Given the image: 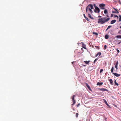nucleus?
Wrapping results in <instances>:
<instances>
[{
  "label": "nucleus",
  "instance_id": "4c0bfd02",
  "mask_svg": "<svg viewBox=\"0 0 121 121\" xmlns=\"http://www.w3.org/2000/svg\"><path fill=\"white\" fill-rule=\"evenodd\" d=\"M113 16H114V14H112L111 15V17H112Z\"/></svg>",
  "mask_w": 121,
  "mask_h": 121
},
{
  "label": "nucleus",
  "instance_id": "f8f14e48",
  "mask_svg": "<svg viewBox=\"0 0 121 121\" xmlns=\"http://www.w3.org/2000/svg\"><path fill=\"white\" fill-rule=\"evenodd\" d=\"M103 84V83L102 82H98L97 84V85H99V86H101Z\"/></svg>",
  "mask_w": 121,
  "mask_h": 121
},
{
  "label": "nucleus",
  "instance_id": "c9c22d12",
  "mask_svg": "<svg viewBox=\"0 0 121 121\" xmlns=\"http://www.w3.org/2000/svg\"><path fill=\"white\" fill-rule=\"evenodd\" d=\"M103 71V70L102 69H100V73H101V72H102Z\"/></svg>",
  "mask_w": 121,
  "mask_h": 121
},
{
  "label": "nucleus",
  "instance_id": "49530a36",
  "mask_svg": "<svg viewBox=\"0 0 121 121\" xmlns=\"http://www.w3.org/2000/svg\"><path fill=\"white\" fill-rule=\"evenodd\" d=\"M83 66H85V65H83Z\"/></svg>",
  "mask_w": 121,
  "mask_h": 121
},
{
  "label": "nucleus",
  "instance_id": "1a4fd4ad",
  "mask_svg": "<svg viewBox=\"0 0 121 121\" xmlns=\"http://www.w3.org/2000/svg\"><path fill=\"white\" fill-rule=\"evenodd\" d=\"M113 74L115 76L117 77H118L120 76V74H119L117 73H113Z\"/></svg>",
  "mask_w": 121,
  "mask_h": 121
},
{
  "label": "nucleus",
  "instance_id": "79ce46f5",
  "mask_svg": "<svg viewBox=\"0 0 121 121\" xmlns=\"http://www.w3.org/2000/svg\"><path fill=\"white\" fill-rule=\"evenodd\" d=\"M83 15H84L85 18V17H86V16H85V15L84 14H83Z\"/></svg>",
  "mask_w": 121,
  "mask_h": 121
},
{
  "label": "nucleus",
  "instance_id": "2eb2a0df",
  "mask_svg": "<svg viewBox=\"0 0 121 121\" xmlns=\"http://www.w3.org/2000/svg\"><path fill=\"white\" fill-rule=\"evenodd\" d=\"M90 60H88V61L85 60L84 61V62L86 64H87L89 63V62H90Z\"/></svg>",
  "mask_w": 121,
  "mask_h": 121
},
{
  "label": "nucleus",
  "instance_id": "cd10ccee",
  "mask_svg": "<svg viewBox=\"0 0 121 121\" xmlns=\"http://www.w3.org/2000/svg\"><path fill=\"white\" fill-rule=\"evenodd\" d=\"M114 17H115V18L117 17V19H118V18H119V17H118V16L116 15H114Z\"/></svg>",
  "mask_w": 121,
  "mask_h": 121
},
{
  "label": "nucleus",
  "instance_id": "f257e3e1",
  "mask_svg": "<svg viewBox=\"0 0 121 121\" xmlns=\"http://www.w3.org/2000/svg\"><path fill=\"white\" fill-rule=\"evenodd\" d=\"M109 19V18H106V17L99 18L98 19V22L101 24H103L105 23L106 22L108 21Z\"/></svg>",
  "mask_w": 121,
  "mask_h": 121
},
{
  "label": "nucleus",
  "instance_id": "de8ad7c7",
  "mask_svg": "<svg viewBox=\"0 0 121 121\" xmlns=\"http://www.w3.org/2000/svg\"><path fill=\"white\" fill-rule=\"evenodd\" d=\"M120 67H121V66H120Z\"/></svg>",
  "mask_w": 121,
  "mask_h": 121
},
{
  "label": "nucleus",
  "instance_id": "a19ab883",
  "mask_svg": "<svg viewBox=\"0 0 121 121\" xmlns=\"http://www.w3.org/2000/svg\"><path fill=\"white\" fill-rule=\"evenodd\" d=\"M121 42H118V44H120L121 43Z\"/></svg>",
  "mask_w": 121,
  "mask_h": 121
},
{
  "label": "nucleus",
  "instance_id": "9d476101",
  "mask_svg": "<svg viewBox=\"0 0 121 121\" xmlns=\"http://www.w3.org/2000/svg\"><path fill=\"white\" fill-rule=\"evenodd\" d=\"M118 61H117V62H116V64L115 65V68H116V69L117 70V69H118L117 66H118Z\"/></svg>",
  "mask_w": 121,
  "mask_h": 121
},
{
  "label": "nucleus",
  "instance_id": "20e7f679",
  "mask_svg": "<svg viewBox=\"0 0 121 121\" xmlns=\"http://www.w3.org/2000/svg\"><path fill=\"white\" fill-rule=\"evenodd\" d=\"M114 9L115 11H112V13H118L119 12L114 7H112Z\"/></svg>",
  "mask_w": 121,
  "mask_h": 121
},
{
  "label": "nucleus",
  "instance_id": "b1692460",
  "mask_svg": "<svg viewBox=\"0 0 121 121\" xmlns=\"http://www.w3.org/2000/svg\"><path fill=\"white\" fill-rule=\"evenodd\" d=\"M114 83H115V84L117 86H118L119 85L118 84V83H117L116 82V80L115 79V81H114Z\"/></svg>",
  "mask_w": 121,
  "mask_h": 121
},
{
  "label": "nucleus",
  "instance_id": "39448f33",
  "mask_svg": "<svg viewBox=\"0 0 121 121\" xmlns=\"http://www.w3.org/2000/svg\"><path fill=\"white\" fill-rule=\"evenodd\" d=\"M99 90L102 91H106L108 92L109 91L107 89H105V88H99Z\"/></svg>",
  "mask_w": 121,
  "mask_h": 121
},
{
  "label": "nucleus",
  "instance_id": "f704fd0d",
  "mask_svg": "<svg viewBox=\"0 0 121 121\" xmlns=\"http://www.w3.org/2000/svg\"><path fill=\"white\" fill-rule=\"evenodd\" d=\"M93 5L95 8V7H97V6H96V4H94Z\"/></svg>",
  "mask_w": 121,
  "mask_h": 121
},
{
  "label": "nucleus",
  "instance_id": "37998d69",
  "mask_svg": "<svg viewBox=\"0 0 121 121\" xmlns=\"http://www.w3.org/2000/svg\"><path fill=\"white\" fill-rule=\"evenodd\" d=\"M106 16L107 17H109V16H108V15L107 14V15H106Z\"/></svg>",
  "mask_w": 121,
  "mask_h": 121
},
{
  "label": "nucleus",
  "instance_id": "a18cd8bd",
  "mask_svg": "<svg viewBox=\"0 0 121 121\" xmlns=\"http://www.w3.org/2000/svg\"><path fill=\"white\" fill-rule=\"evenodd\" d=\"M120 28L121 29V26H120Z\"/></svg>",
  "mask_w": 121,
  "mask_h": 121
},
{
  "label": "nucleus",
  "instance_id": "0eeeda50",
  "mask_svg": "<svg viewBox=\"0 0 121 121\" xmlns=\"http://www.w3.org/2000/svg\"><path fill=\"white\" fill-rule=\"evenodd\" d=\"M85 84L87 86V87L88 88L90 91H91V90L90 88L89 85L87 83H85Z\"/></svg>",
  "mask_w": 121,
  "mask_h": 121
},
{
  "label": "nucleus",
  "instance_id": "4468645a",
  "mask_svg": "<svg viewBox=\"0 0 121 121\" xmlns=\"http://www.w3.org/2000/svg\"><path fill=\"white\" fill-rule=\"evenodd\" d=\"M109 81L110 82V83L111 85H112L113 84V81H112V79H110L109 80Z\"/></svg>",
  "mask_w": 121,
  "mask_h": 121
},
{
  "label": "nucleus",
  "instance_id": "7c9ffc66",
  "mask_svg": "<svg viewBox=\"0 0 121 121\" xmlns=\"http://www.w3.org/2000/svg\"><path fill=\"white\" fill-rule=\"evenodd\" d=\"M88 7H87L86 8V13H87L88 12Z\"/></svg>",
  "mask_w": 121,
  "mask_h": 121
},
{
  "label": "nucleus",
  "instance_id": "473e14b6",
  "mask_svg": "<svg viewBox=\"0 0 121 121\" xmlns=\"http://www.w3.org/2000/svg\"><path fill=\"white\" fill-rule=\"evenodd\" d=\"M97 60V59H95L94 60V63H95V62H96V60Z\"/></svg>",
  "mask_w": 121,
  "mask_h": 121
},
{
  "label": "nucleus",
  "instance_id": "5701e85b",
  "mask_svg": "<svg viewBox=\"0 0 121 121\" xmlns=\"http://www.w3.org/2000/svg\"><path fill=\"white\" fill-rule=\"evenodd\" d=\"M72 101H73V104H72V105H74L75 104V101L74 100H72Z\"/></svg>",
  "mask_w": 121,
  "mask_h": 121
},
{
  "label": "nucleus",
  "instance_id": "e433bc0d",
  "mask_svg": "<svg viewBox=\"0 0 121 121\" xmlns=\"http://www.w3.org/2000/svg\"><path fill=\"white\" fill-rule=\"evenodd\" d=\"M116 51H117V52H118V53L119 52H120V51H119L117 49L116 50Z\"/></svg>",
  "mask_w": 121,
  "mask_h": 121
},
{
  "label": "nucleus",
  "instance_id": "72a5a7b5",
  "mask_svg": "<svg viewBox=\"0 0 121 121\" xmlns=\"http://www.w3.org/2000/svg\"><path fill=\"white\" fill-rule=\"evenodd\" d=\"M85 18L88 21H89V19L87 17H86Z\"/></svg>",
  "mask_w": 121,
  "mask_h": 121
},
{
  "label": "nucleus",
  "instance_id": "f3484780",
  "mask_svg": "<svg viewBox=\"0 0 121 121\" xmlns=\"http://www.w3.org/2000/svg\"><path fill=\"white\" fill-rule=\"evenodd\" d=\"M88 16L90 18L92 19H94V18L91 17V16L90 14L89 13L88 14Z\"/></svg>",
  "mask_w": 121,
  "mask_h": 121
},
{
  "label": "nucleus",
  "instance_id": "a211bd4d",
  "mask_svg": "<svg viewBox=\"0 0 121 121\" xmlns=\"http://www.w3.org/2000/svg\"><path fill=\"white\" fill-rule=\"evenodd\" d=\"M88 10H89V11L91 12V13H92V11L91 9L90 8H89V7L88 8Z\"/></svg>",
  "mask_w": 121,
  "mask_h": 121
},
{
  "label": "nucleus",
  "instance_id": "a878e982",
  "mask_svg": "<svg viewBox=\"0 0 121 121\" xmlns=\"http://www.w3.org/2000/svg\"><path fill=\"white\" fill-rule=\"evenodd\" d=\"M119 21H121V15H119Z\"/></svg>",
  "mask_w": 121,
  "mask_h": 121
},
{
  "label": "nucleus",
  "instance_id": "ddd939ff",
  "mask_svg": "<svg viewBox=\"0 0 121 121\" xmlns=\"http://www.w3.org/2000/svg\"><path fill=\"white\" fill-rule=\"evenodd\" d=\"M101 52H98L97 54L95 56V57H96L97 56H99L101 55Z\"/></svg>",
  "mask_w": 121,
  "mask_h": 121
},
{
  "label": "nucleus",
  "instance_id": "c85d7f7f",
  "mask_svg": "<svg viewBox=\"0 0 121 121\" xmlns=\"http://www.w3.org/2000/svg\"><path fill=\"white\" fill-rule=\"evenodd\" d=\"M93 34H95L96 35H98V33H97L96 32H93Z\"/></svg>",
  "mask_w": 121,
  "mask_h": 121
},
{
  "label": "nucleus",
  "instance_id": "6e6552de",
  "mask_svg": "<svg viewBox=\"0 0 121 121\" xmlns=\"http://www.w3.org/2000/svg\"><path fill=\"white\" fill-rule=\"evenodd\" d=\"M87 7H89V8H91L92 9H93L94 8L93 5L91 4H90Z\"/></svg>",
  "mask_w": 121,
  "mask_h": 121
},
{
  "label": "nucleus",
  "instance_id": "aec40b11",
  "mask_svg": "<svg viewBox=\"0 0 121 121\" xmlns=\"http://www.w3.org/2000/svg\"><path fill=\"white\" fill-rule=\"evenodd\" d=\"M109 37L108 35H106L105 36V38L106 39H108Z\"/></svg>",
  "mask_w": 121,
  "mask_h": 121
},
{
  "label": "nucleus",
  "instance_id": "6ab92c4d",
  "mask_svg": "<svg viewBox=\"0 0 121 121\" xmlns=\"http://www.w3.org/2000/svg\"><path fill=\"white\" fill-rule=\"evenodd\" d=\"M104 13L105 14H107L108 13V12L107 9H105L104 11Z\"/></svg>",
  "mask_w": 121,
  "mask_h": 121
},
{
  "label": "nucleus",
  "instance_id": "58836bf2",
  "mask_svg": "<svg viewBox=\"0 0 121 121\" xmlns=\"http://www.w3.org/2000/svg\"><path fill=\"white\" fill-rule=\"evenodd\" d=\"M76 117H78V113H76Z\"/></svg>",
  "mask_w": 121,
  "mask_h": 121
},
{
  "label": "nucleus",
  "instance_id": "dca6fc26",
  "mask_svg": "<svg viewBox=\"0 0 121 121\" xmlns=\"http://www.w3.org/2000/svg\"><path fill=\"white\" fill-rule=\"evenodd\" d=\"M103 100H104V103L106 104V105L107 106H109V105L107 103V101H106V100L105 99H103Z\"/></svg>",
  "mask_w": 121,
  "mask_h": 121
},
{
  "label": "nucleus",
  "instance_id": "bb28decb",
  "mask_svg": "<svg viewBox=\"0 0 121 121\" xmlns=\"http://www.w3.org/2000/svg\"><path fill=\"white\" fill-rule=\"evenodd\" d=\"M116 37L118 38H121V35L117 36Z\"/></svg>",
  "mask_w": 121,
  "mask_h": 121
},
{
  "label": "nucleus",
  "instance_id": "412c9836",
  "mask_svg": "<svg viewBox=\"0 0 121 121\" xmlns=\"http://www.w3.org/2000/svg\"><path fill=\"white\" fill-rule=\"evenodd\" d=\"M114 68L113 67H112L111 68V73H113V70H114Z\"/></svg>",
  "mask_w": 121,
  "mask_h": 121
},
{
  "label": "nucleus",
  "instance_id": "423d86ee",
  "mask_svg": "<svg viewBox=\"0 0 121 121\" xmlns=\"http://www.w3.org/2000/svg\"><path fill=\"white\" fill-rule=\"evenodd\" d=\"M82 47L85 49H86V46L85 45L84 43L82 42Z\"/></svg>",
  "mask_w": 121,
  "mask_h": 121
},
{
  "label": "nucleus",
  "instance_id": "c03bdc74",
  "mask_svg": "<svg viewBox=\"0 0 121 121\" xmlns=\"http://www.w3.org/2000/svg\"><path fill=\"white\" fill-rule=\"evenodd\" d=\"M73 63H74V62H72V64H73Z\"/></svg>",
  "mask_w": 121,
  "mask_h": 121
},
{
  "label": "nucleus",
  "instance_id": "ea45409f",
  "mask_svg": "<svg viewBox=\"0 0 121 121\" xmlns=\"http://www.w3.org/2000/svg\"><path fill=\"white\" fill-rule=\"evenodd\" d=\"M98 17L101 18V16H98Z\"/></svg>",
  "mask_w": 121,
  "mask_h": 121
},
{
  "label": "nucleus",
  "instance_id": "393cba45",
  "mask_svg": "<svg viewBox=\"0 0 121 121\" xmlns=\"http://www.w3.org/2000/svg\"><path fill=\"white\" fill-rule=\"evenodd\" d=\"M112 26H109L108 27V28H107V29H106V31L108 29H109L110 28H111V27Z\"/></svg>",
  "mask_w": 121,
  "mask_h": 121
},
{
  "label": "nucleus",
  "instance_id": "f03ea898",
  "mask_svg": "<svg viewBox=\"0 0 121 121\" xmlns=\"http://www.w3.org/2000/svg\"><path fill=\"white\" fill-rule=\"evenodd\" d=\"M94 12L96 13H99L100 12V9L98 7H96L95 8Z\"/></svg>",
  "mask_w": 121,
  "mask_h": 121
},
{
  "label": "nucleus",
  "instance_id": "4be33fe9",
  "mask_svg": "<svg viewBox=\"0 0 121 121\" xmlns=\"http://www.w3.org/2000/svg\"><path fill=\"white\" fill-rule=\"evenodd\" d=\"M75 96V95H73L72 97V100H74V97Z\"/></svg>",
  "mask_w": 121,
  "mask_h": 121
},
{
  "label": "nucleus",
  "instance_id": "9b49d317",
  "mask_svg": "<svg viewBox=\"0 0 121 121\" xmlns=\"http://www.w3.org/2000/svg\"><path fill=\"white\" fill-rule=\"evenodd\" d=\"M116 21L115 20H114L111 21L110 23L111 24H112L115 23L116 22Z\"/></svg>",
  "mask_w": 121,
  "mask_h": 121
},
{
  "label": "nucleus",
  "instance_id": "7ed1b4c3",
  "mask_svg": "<svg viewBox=\"0 0 121 121\" xmlns=\"http://www.w3.org/2000/svg\"><path fill=\"white\" fill-rule=\"evenodd\" d=\"M101 9H105L104 7L105 6V4H101L99 5Z\"/></svg>",
  "mask_w": 121,
  "mask_h": 121
},
{
  "label": "nucleus",
  "instance_id": "2f4dec72",
  "mask_svg": "<svg viewBox=\"0 0 121 121\" xmlns=\"http://www.w3.org/2000/svg\"><path fill=\"white\" fill-rule=\"evenodd\" d=\"M80 105V103H78V104L77 105V107H78Z\"/></svg>",
  "mask_w": 121,
  "mask_h": 121
},
{
  "label": "nucleus",
  "instance_id": "c756f323",
  "mask_svg": "<svg viewBox=\"0 0 121 121\" xmlns=\"http://www.w3.org/2000/svg\"><path fill=\"white\" fill-rule=\"evenodd\" d=\"M107 46L106 45H105L104 46V50L106 49L107 48Z\"/></svg>",
  "mask_w": 121,
  "mask_h": 121
}]
</instances>
